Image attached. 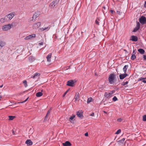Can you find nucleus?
I'll list each match as a JSON object with an SVG mask.
<instances>
[{
	"mask_svg": "<svg viewBox=\"0 0 146 146\" xmlns=\"http://www.w3.org/2000/svg\"><path fill=\"white\" fill-rule=\"evenodd\" d=\"M145 80L144 79V78H143V77H141L140 78H139L138 80V81H141V80Z\"/></svg>",
	"mask_w": 146,
	"mask_h": 146,
	"instance_id": "4c0bfd02",
	"label": "nucleus"
},
{
	"mask_svg": "<svg viewBox=\"0 0 146 146\" xmlns=\"http://www.w3.org/2000/svg\"><path fill=\"white\" fill-rule=\"evenodd\" d=\"M121 132V130L120 129H118L115 133V134H118Z\"/></svg>",
	"mask_w": 146,
	"mask_h": 146,
	"instance_id": "473e14b6",
	"label": "nucleus"
},
{
	"mask_svg": "<svg viewBox=\"0 0 146 146\" xmlns=\"http://www.w3.org/2000/svg\"><path fill=\"white\" fill-rule=\"evenodd\" d=\"M144 79L145 80L146 79V77L145 78H144Z\"/></svg>",
	"mask_w": 146,
	"mask_h": 146,
	"instance_id": "680f3d73",
	"label": "nucleus"
},
{
	"mask_svg": "<svg viewBox=\"0 0 146 146\" xmlns=\"http://www.w3.org/2000/svg\"><path fill=\"white\" fill-rule=\"evenodd\" d=\"M70 66H69L68 67V69H67H67H68V68H70Z\"/></svg>",
	"mask_w": 146,
	"mask_h": 146,
	"instance_id": "052dcab7",
	"label": "nucleus"
},
{
	"mask_svg": "<svg viewBox=\"0 0 146 146\" xmlns=\"http://www.w3.org/2000/svg\"><path fill=\"white\" fill-rule=\"evenodd\" d=\"M9 117L10 120H13L15 117V116H9Z\"/></svg>",
	"mask_w": 146,
	"mask_h": 146,
	"instance_id": "cd10ccee",
	"label": "nucleus"
},
{
	"mask_svg": "<svg viewBox=\"0 0 146 146\" xmlns=\"http://www.w3.org/2000/svg\"><path fill=\"white\" fill-rule=\"evenodd\" d=\"M67 93V92H66L63 95V97Z\"/></svg>",
	"mask_w": 146,
	"mask_h": 146,
	"instance_id": "3c124183",
	"label": "nucleus"
},
{
	"mask_svg": "<svg viewBox=\"0 0 146 146\" xmlns=\"http://www.w3.org/2000/svg\"><path fill=\"white\" fill-rule=\"evenodd\" d=\"M82 112L81 111L80 112L79 111L77 112L76 115L77 116L80 118H82L83 117L82 115Z\"/></svg>",
	"mask_w": 146,
	"mask_h": 146,
	"instance_id": "f3484780",
	"label": "nucleus"
},
{
	"mask_svg": "<svg viewBox=\"0 0 146 146\" xmlns=\"http://www.w3.org/2000/svg\"><path fill=\"white\" fill-rule=\"evenodd\" d=\"M79 94H78L77 95H76V94L75 96H74V99H75V100H78L79 99Z\"/></svg>",
	"mask_w": 146,
	"mask_h": 146,
	"instance_id": "b1692460",
	"label": "nucleus"
},
{
	"mask_svg": "<svg viewBox=\"0 0 146 146\" xmlns=\"http://www.w3.org/2000/svg\"><path fill=\"white\" fill-rule=\"evenodd\" d=\"M111 92V93L105 92L104 96L105 97V99H106V100L107 98H109L112 96L113 93L115 92V90H112Z\"/></svg>",
	"mask_w": 146,
	"mask_h": 146,
	"instance_id": "f03ea898",
	"label": "nucleus"
},
{
	"mask_svg": "<svg viewBox=\"0 0 146 146\" xmlns=\"http://www.w3.org/2000/svg\"><path fill=\"white\" fill-rule=\"evenodd\" d=\"M103 8L104 9H105V7L104 6L103 7Z\"/></svg>",
	"mask_w": 146,
	"mask_h": 146,
	"instance_id": "bf43d9fd",
	"label": "nucleus"
},
{
	"mask_svg": "<svg viewBox=\"0 0 146 146\" xmlns=\"http://www.w3.org/2000/svg\"><path fill=\"white\" fill-rule=\"evenodd\" d=\"M40 74L38 73H36L34 74V78H36L38 76H39Z\"/></svg>",
	"mask_w": 146,
	"mask_h": 146,
	"instance_id": "a878e982",
	"label": "nucleus"
},
{
	"mask_svg": "<svg viewBox=\"0 0 146 146\" xmlns=\"http://www.w3.org/2000/svg\"><path fill=\"white\" fill-rule=\"evenodd\" d=\"M143 120L146 121V115H144L143 116Z\"/></svg>",
	"mask_w": 146,
	"mask_h": 146,
	"instance_id": "2f4dec72",
	"label": "nucleus"
},
{
	"mask_svg": "<svg viewBox=\"0 0 146 146\" xmlns=\"http://www.w3.org/2000/svg\"><path fill=\"white\" fill-rule=\"evenodd\" d=\"M138 51L141 54H143L145 52V51L142 48H139L138 50Z\"/></svg>",
	"mask_w": 146,
	"mask_h": 146,
	"instance_id": "aec40b11",
	"label": "nucleus"
},
{
	"mask_svg": "<svg viewBox=\"0 0 146 146\" xmlns=\"http://www.w3.org/2000/svg\"><path fill=\"white\" fill-rule=\"evenodd\" d=\"M122 120V119L121 118H119L117 119V121L119 122H121Z\"/></svg>",
	"mask_w": 146,
	"mask_h": 146,
	"instance_id": "a19ab883",
	"label": "nucleus"
},
{
	"mask_svg": "<svg viewBox=\"0 0 146 146\" xmlns=\"http://www.w3.org/2000/svg\"><path fill=\"white\" fill-rule=\"evenodd\" d=\"M29 36L30 38H31L33 37H35L36 36V35L35 34H33L29 35Z\"/></svg>",
	"mask_w": 146,
	"mask_h": 146,
	"instance_id": "7c9ffc66",
	"label": "nucleus"
},
{
	"mask_svg": "<svg viewBox=\"0 0 146 146\" xmlns=\"http://www.w3.org/2000/svg\"><path fill=\"white\" fill-rule=\"evenodd\" d=\"M135 54H136V52H135V50H133V52L132 54L135 55Z\"/></svg>",
	"mask_w": 146,
	"mask_h": 146,
	"instance_id": "c03bdc74",
	"label": "nucleus"
},
{
	"mask_svg": "<svg viewBox=\"0 0 146 146\" xmlns=\"http://www.w3.org/2000/svg\"><path fill=\"white\" fill-rule=\"evenodd\" d=\"M40 12H35V14H34L33 16L32 17V19H31V20H30V22H31V21H32L34 19H35V21L36 20L35 19H36L37 17H38L39 15H40Z\"/></svg>",
	"mask_w": 146,
	"mask_h": 146,
	"instance_id": "423d86ee",
	"label": "nucleus"
},
{
	"mask_svg": "<svg viewBox=\"0 0 146 146\" xmlns=\"http://www.w3.org/2000/svg\"><path fill=\"white\" fill-rule=\"evenodd\" d=\"M139 21L142 25H144L146 24V18L144 16H142L139 19Z\"/></svg>",
	"mask_w": 146,
	"mask_h": 146,
	"instance_id": "7ed1b4c3",
	"label": "nucleus"
},
{
	"mask_svg": "<svg viewBox=\"0 0 146 146\" xmlns=\"http://www.w3.org/2000/svg\"><path fill=\"white\" fill-rule=\"evenodd\" d=\"M28 146L31 145L33 144V142L30 139H27L25 142Z\"/></svg>",
	"mask_w": 146,
	"mask_h": 146,
	"instance_id": "4468645a",
	"label": "nucleus"
},
{
	"mask_svg": "<svg viewBox=\"0 0 146 146\" xmlns=\"http://www.w3.org/2000/svg\"><path fill=\"white\" fill-rule=\"evenodd\" d=\"M137 25L136 27L134 28L133 31V32H136L139 29L140 27V24L138 22H137Z\"/></svg>",
	"mask_w": 146,
	"mask_h": 146,
	"instance_id": "0eeeda50",
	"label": "nucleus"
},
{
	"mask_svg": "<svg viewBox=\"0 0 146 146\" xmlns=\"http://www.w3.org/2000/svg\"><path fill=\"white\" fill-rule=\"evenodd\" d=\"M128 76V75L126 73H124V74H121L119 75V78L120 80L123 79Z\"/></svg>",
	"mask_w": 146,
	"mask_h": 146,
	"instance_id": "9b49d317",
	"label": "nucleus"
},
{
	"mask_svg": "<svg viewBox=\"0 0 146 146\" xmlns=\"http://www.w3.org/2000/svg\"><path fill=\"white\" fill-rule=\"evenodd\" d=\"M125 138H123L121 139L119 141H118V142H120L121 143H123L124 141L125 140Z\"/></svg>",
	"mask_w": 146,
	"mask_h": 146,
	"instance_id": "c9c22d12",
	"label": "nucleus"
},
{
	"mask_svg": "<svg viewBox=\"0 0 146 146\" xmlns=\"http://www.w3.org/2000/svg\"><path fill=\"white\" fill-rule=\"evenodd\" d=\"M58 1L57 0H55L52 2L50 4L49 6L52 8H53L57 4Z\"/></svg>",
	"mask_w": 146,
	"mask_h": 146,
	"instance_id": "1a4fd4ad",
	"label": "nucleus"
},
{
	"mask_svg": "<svg viewBox=\"0 0 146 146\" xmlns=\"http://www.w3.org/2000/svg\"><path fill=\"white\" fill-rule=\"evenodd\" d=\"M1 37H0V48L1 49L6 45V43L4 41H1Z\"/></svg>",
	"mask_w": 146,
	"mask_h": 146,
	"instance_id": "9d476101",
	"label": "nucleus"
},
{
	"mask_svg": "<svg viewBox=\"0 0 146 146\" xmlns=\"http://www.w3.org/2000/svg\"><path fill=\"white\" fill-rule=\"evenodd\" d=\"M25 40H28V39H30V38L29 36L25 37Z\"/></svg>",
	"mask_w": 146,
	"mask_h": 146,
	"instance_id": "37998d69",
	"label": "nucleus"
},
{
	"mask_svg": "<svg viewBox=\"0 0 146 146\" xmlns=\"http://www.w3.org/2000/svg\"><path fill=\"white\" fill-rule=\"evenodd\" d=\"M15 15V12H13L9 13L5 17L6 19H7V20L8 19L11 20Z\"/></svg>",
	"mask_w": 146,
	"mask_h": 146,
	"instance_id": "39448f33",
	"label": "nucleus"
},
{
	"mask_svg": "<svg viewBox=\"0 0 146 146\" xmlns=\"http://www.w3.org/2000/svg\"><path fill=\"white\" fill-rule=\"evenodd\" d=\"M115 77V75L114 73L111 74L110 75L108 78V80L110 84H113L114 80Z\"/></svg>",
	"mask_w": 146,
	"mask_h": 146,
	"instance_id": "f257e3e1",
	"label": "nucleus"
},
{
	"mask_svg": "<svg viewBox=\"0 0 146 146\" xmlns=\"http://www.w3.org/2000/svg\"><path fill=\"white\" fill-rule=\"evenodd\" d=\"M3 86V85L0 86V88H2Z\"/></svg>",
	"mask_w": 146,
	"mask_h": 146,
	"instance_id": "13d9d810",
	"label": "nucleus"
},
{
	"mask_svg": "<svg viewBox=\"0 0 146 146\" xmlns=\"http://www.w3.org/2000/svg\"><path fill=\"white\" fill-rule=\"evenodd\" d=\"M51 110V109H50L48 111L46 115L45 116V118L44 119L45 120H47V116L50 114V111Z\"/></svg>",
	"mask_w": 146,
	"mask_h": 146,
	"instance_id": "5701e85b",
	"label": "nucleus"
},
{
	"mask_svg": "<svg viewBox=\"0 0 146 146\" xmlns=\"http://www.w3.org/2000/svg\"><path fill=\"white\" fill-rule=\"evenodd\" d=\"M143 60H144L146 61V55H143Z\"/></svg>",
	"mask_w": 146,
	"mask_h": 146,
	"instance_id": "58836bf2",
	"label": "nucleus"
},
{
	"mask_svg": "<svg viewBox=\"0 0 146 146\" xmlns=\"http://www.w3.org/2000/svg\"><path fill=\"white\" fill-rule=\"evenodd\" d=\"M7 21V19L5 17L4 18H2L0 19V24H2Z\"/></svg>",
	"mask_w": 146,
	"mask_h": 146,
	"instance_id": "2eb2a0df",
	"label": "nucleus"
},
{
	"mask_svg": "<svg viewBox=\"0 0 146 146\" xmlns=\"http://www.w3.org/2000/svg\"><path fill=\"white\" fill-rule=\"evenodd\" d=\"M50 26L49 27H47L42 28V29L43 31H44L45 30H47V29H49L50 28Z\"/></svg>",
	"mask_w": 146,
	"mask_h": 146,
	"instance_id": "72a5a7b5",
	"label": "nucleus"
},
{
	"mask_svg": "<svg viewBox=\"0 0 146 146\" xmlns=\"http://www.w3.org/2000/svg\"><path fill=\"white\" fill-rule=\"evenodd\" d=\"M117 14H119V15H120L121 13V12H120L119 11H117Z\"/></svg>",
	"mask_w": 146,
	"mask_h": 146,
	"instance_id": "a18cd8bd",
	"label": "nucleus"
},
{
	"mask_svg": "<svg viewBox=\"0 0 146 146\" xmlns=\"http://www.w3.org/2000/svg\"><path fill=\"white\" fill-rule=\"evenodd\" d=\"M113 100L114 101H115L117 100V98L115 96H114L113 98Z\"/></svg>",
	"mask_w": 146,
	"mask_h": 146,
	"instance_id": "f704fd0d",
	"label": "nucleus"
},
{
	"mask_svg": "<svg viewBox=\"0 0 146 146\" xmlns=\"http://www.w3.org/2000/svg\"><path fill=\"white\" fill-rule=\"evenodd\" d=\"M103 112L107 114V112H106V111H104Z\"/></svg>",
	"mask_w": 146,
	"mask_h": 146,
	"instance_id": "6e6d98bb",
	"label": "nucleus"
},
{
	"mask_svg": "<svg viewBox=\"0 0 146 146\" xmlns=\"http://www.w3.org/2000/svg\"><path fill=\"white\" fill-rule=\"evenodd\" d=\"M92 98L91 97H90L88 98L87 101V103H89L90 102H91L92 100Z\"/></svg>",
	"mask_w": 146,
	"mask_h": 146,
	"instance_id": "bb28decb",
	"label": "nucleus"
},
{
	"mask_svg": "<svg viewBox=\"0 0 146 146\" xmlns=\"http://www.w3.org/2000/svg\"><path fill=\"white\" fill-rule=\"evenodd\" d=\"M144 7L145 8H146V1L145 2V3L144 4Z\"/></svg>",
	"mask_w": 146,
	"mask_h": 146,
	"instance_id": "49530a36",
	"label": "nucleus"
},
{
	"mask_svg": "<svg viewBox=\"0 0 146 146\" xmlns=\"http://www.w3.org/2000/svg\"><path fill=\"white\" fill-rule=\"evenodd\" d=\"M142 82L144 83H146V80H142Z\"/></svg>",
	"mask_w": 146,
	"mask_h": 146,
	"instance_id": "864d4df0",
	"label": "nucleus"
},
{
	"mask_svg": "<svg viewBox=\"0 0 146 146\" xmlns=\"http://www.w3.org/2000/svg\"><path fill=\"white\" fill-rule=\"evenodd\" d=\"M52 56V53L49 54L46 57L47 61L48 62H50L51 61V58Z\"/></svg>",
	"mask_w": 146,
	"mask_h": 146,
	"instance_id": "a211bd4d",
	"label": "nucleus"
},
{
	"mask_svg": "<svg viewBox=\"0 0 146 146\" xmlns=\"http://www.w3.org/2000/svg\"><path fill=\"white\" fill-rule=\"evenodd\" d=\"M31 77V78H34V75H33V76H32Z\"/></svg>",
	"mask_w": 146,
	"mask_h": 146,
	"instance_id": "4d7b16f0",
	"label": "nucleus"
},
{
	"mask_svg": "<svg viewBox=\"0 0 146 146\" xmlns=\"http://www.w3.org/2000/svg\"><path fill=\"white\" fill-rule=\"evenodd\" d=\"M11 28V25L9 24L3 26L2 27V29L4 31H7L10 29Z\"/></svg>",
	"mask_w": 146,
	"mask_h": 146,
	"instance_id": "20e7f679",
	"label": "nucleus"
},
{
	"mask_svg": "<svg viewBox=\"0 0 146 146\" xmlns=\"http://www.w3.org/2000/svg\"><path fill=\"white\" fill-rule=\"evenodd\" d=\"M68 91V90L66 92H67V93Z\"/></svg>",
	"mask_w": 146,
	"mask_h": 146,
	"instance_id": "e2e57ef3",
	"label": "nucleus"
},
{
	"mask_svg": "<svg viewBox=\"0 0 146 146\" xmlns=\"http://www.w3.org/2000/svg\"><path fill=\"white\" fill-rule=\"evenodd\" d=\"M43 94L41 92H38L36 94V96L37 97H40L42 96Z\"/></svg>",
	"mask_w": 146,
	"mask_h": 146,
	"instance_id": "4be33fe9",
	"label": "nucleus"
},
{
	"mask_svg": "<svg viewBox=\"0 0 146 146\" xmlns=\"http://www.w3.org/2000/svg\"><path fill=\"white\" fill-rule=\"evenodd\" d=\"M40 25V22H38L36 23L35 24L33 25V28L34 29H36L39 27Z\"/></svg>",
	"mask_w": 146,
	"mask_h": 146,
	"instance_id": "f8f14e48",
	"label": "nucleus"
},
{
	"mask_svg": "<svg viewBox=\"0 0 146 146\" xmlns=\"http://www.w3.org/2000/svg\"><path fill=\"white\" fill-rule=\"evenodd\" d=\"M75 116H76L75 115H72V116H71L70 118V119H69V121L71 122V121L70 120H72V119H74V118L75 117Z\"/></svg>",
	"mask_w": 146,
	"mask_h": 146,
	"instance_id": "393cba45",
	"label": "nucleus"
},
{
	"mask_svg": "<svg viewBox=\"0 0 146 146\" xmlns=\"http://www.w3.org/2000/svg\"><path fill=\"white\" fill-rule=\"evenodd\" d=\"M128 67V65H125L123 68V70L124 73H126L127 69Z\"/></svg>",
	"mask_w": 146,
	"mask_h": 146,
	"instance_id": "412c9836",
	"label": "nucleus"
},
{
	"mask_svg": "<svg viewBox=\"0 0 146 146\" xmlns=\"http://www.w3.org/2000/svg\"><path fill=\"white\" fill-rule=\"evenodd\" d=\"M35 59L34 57L32 56H30L29 58V60L30 62H33Z\"/></svg>",
	"mask_w": 146,
	"mask_h": 146,
	"instance_id": "6ab92c4d",
	"label": "nucleus"
},
{
	"mask_svg": "<svg viewBox=\"0 0 146 146\" xmlns=\"http://www.w3.org/2000/svg\"><path fill=\"white\" fill-rule=\"evenodd\" d=\"M85 135L86 136H88V132H87V133H85Z\"/></svg>",
	"mask_w": 146,
	"mask_h": 146,
	"instance_id": "8fccbe9b",
	"label": "nucleus"
},
{
	"mask_svg": "<svg viewBox=\"0 0 146 146\" xmlns=\"http://www.w3.org/2000/svg\"><path fill=\"white\" fill-rule=\"evenodd\" d=\"M28 98H29V97H28L25 100V101H23V102H21V103H24V102H25L27 100Z\"/></svg>",
	"mask_w": 146,
	"mask_h": 146,
	"instance_id": "de8ad7c7",
	"label": "nucleus"
},
{
	"mask_svg": "<svg viewBox=\"0 0 146 146\" xmlns=\"http://www.w3.org/2000/svg\"><path fill=\"white\" fill-rule=\"evenodd\" d=\"M99 20H97V19H96V21H95V23L97 25H99V23L98 22V21Z\"/></svg>",
	"mask_w": 146,
	"mask_h": 146,
	"instance_id": "ea45409f",
	"label": "nucleus"
},
{
	"mask_svg": "<svg viewBox=\"0 0 146 146\" xmlns=\"http://www.w3.org/2000/svg\"><path fill=\"white\" fill-rule=\"evenodd\" d=\"M94 113H92L91 115H90L93 116H94Z\"/></svg>",
	"mask_w": 146,
	"mask_h": 146,
	"instance_id": "603ef678",
	"label": "nucleus"
},
{
	"mask_svg": "<svg viewBox=\"0 0 146 146\" xmlns=\"http://www.w3.org/2000/svg\"><path fill=\"white\" fill-rule=\"evenodd\" d=\"M110 12L112 14H113L115 12V11L112 10H110Z\"/></svg>",
	"mask_w": 146,
	"mask_h": 146,
	"instance_id": "79ce46f5",
	"label": "nucleus"
},
{
	"mask_svg": "<svg viewBox=\"0 0 146 146\" xmlns=\"http://www.w3.org/2000/svg\"><path fill=\"white\" fill-rule=\"evenodd\" d=\"M128 83V82L126 81L125 82H123V83L122 84V85L123 86H125V85L127 84Z\"/></svg>",
	"mask_w": 146,
	"mask_h": 146,
	"instance_id": "e433bc0d",
	"label": "nucleus"
},
{
	"mask_svg": "<svg viewBox=\"0 0 146 146\" xmlns=\"http://www.w3.org/2000/svg\"><path fill=\"white\" fill-rule=\"evenodd\" d=\"M136 58V56L135 55L132 54L131 57V59L132 60H134Z\"/></svg>",
	"mask_w": 146,
	"mask_h": 146,
	"instance_id": "c756f323",
	"label": "nucleus"
},
{
	"mask_svg": "<svg viewBox=\"0 0 146 146\" xmlns=\"http://www.w3.org/2000/svg\"><path fill=\"white\" fill-rule=\"evenodd\" d=\"M12 133H13V134H14V135L15 134V133H14V130H12Z\"/></svg>",
	"mask_w": 146,
	"mask_h": 146,
	"instance_id": "5fc2aeb1",
	"label": "nucleus"
},
{
	"mask_svg": "<svg viewBox=\"0 0 146 146\" xmlns=\"http://www.w3.org/2000/svg\"><path fill=\"white\" fill-rule=\"evenodd\" d=\"M62 145L63 146H70L71 144L69 141H66L64 143H63Z\"/></svg>",
	"mask_w": 146,
	"mask_h": 146,
	"instance_id": "dca6fc26",
	"label": "nucleus"
},
{
	"mask_svg": "<svg viewBox=\"0 0 146 146\" xmlns=\"http://www.w3.org/2000/svg\"><path fill=\"white\" fill-rule=\"evenodd\" d=\"M74 82L72 80H69L67 82V85L73 87L74 86Z\"/></svg>",
	"mask_w": 146,
	"mask_h": 146,
	"instance_id": "6e6552de",
	"label": "nucleus"
},
{
	"mask_svg": "<svg viewBox=\"0 0 146 146\" xmlns=\"http://www.w3.org/2000/svg\"><path fill=\"white\" fill-rule=\"evenodd\" d=\"M43 44V42H40L39 43V45H42Z\"/></svg>",
	"mask_w": 146,
	"mask_h": 146,
	"instance_id": "09e8293b",
	"label": "nucleus"
},
{
	"mask_svg": "<svg viewBox=\"0 0 146 146\" xmlns=\"http://www.w3.org/2000/svg\"><path fill=\"white\" fill-rule=\"evenodd\" d=\"M130 40L136 42L138 40V38L137 36H136L132 35L131 36V38Z\"/></svg>",
	"mask_w": 146,
	"mask_h": 146,
	"instance_id": "ddd939ff",
	"label": "nucleus"
},
{
	"mask_svg": "<svg viewBox=\"0 0 146 146\" xmlns=\"http://www.w3.org/2000/svg\"><path fill=\"white\" fill-rule=\"evenodd\" d=\"M23 83L25 87L27 86V82L26 80L24 81L23 82Z\"/></svg>",
	"mask_w": 146,
	"mask_h": 146,
	"instance_id": "c85d7f7f",
	"label": "nucleus"
}]
</instances>
